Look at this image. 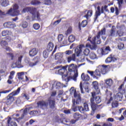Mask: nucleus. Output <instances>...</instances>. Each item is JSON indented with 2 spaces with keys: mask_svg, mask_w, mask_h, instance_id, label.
Returning a JSON list of instances; mask_svg holds the SVG:
<instances>
[{
  "mask_svg": "<svg viewBox=\"0 0 126 126\" xmlns=\"http://www.w3.org/2000/svg\"><path fill=\"white\" fill-rule=\"evenodd\" d=\"M48 102H49L50 109L54 110H57V107H56V99H48Z\"/></svg>",
  "mask_w": 126,
  "mask_h": 126,
  "instance_id": "nucleus-12",
  "label": "nucleus"
},
{
  "mask_svg": "<svg viewBox=\"0 0 126 126\" xmlns=\"http://www.w3.org/2000/svg\"><path fill=\"white\" fill-rule=\"evenodd\" d=\"M38 53V51L36 48H33L29 51V55L30 57H34Z\"/></svg>",
  "mask_w": 126,
  "mask_h": 126,
  "instance_id": "nucleus-27",
  "label": "nucleus"
},
{
  "mask_svg": "<svg viewBox=\"0 0 126 126\" xmlns=\"http://www.w3.org/2000/svg\"><path fill=\"white\" fill-rule=\"evenodd\" d=\"M14 74H15V71H11L10 72V75L8 76V79L7 81V83H8V84H12V83L13 82V79L14 77Z\"/></svg>",
  "mask_w": 126,
  "mask_h": 126,
  "instance_id": "nucleus-14",
  "label": "nucleus"
},
{
  "mask_svg": "<svg viewBox=\"0 0 126 126\" xmlns=\"http://www.w3.org/2000/svg\"><path fill=\"white\" fill-rule=\"evenodd\" d=\"M97 10L95 11L94 14V22H96L97 21V19H98V17L101 15L102 14L101 12V7L100 6L97 7Z\"/></svg>",
  "mask_w": 126,
  "mask_h": 126,
  "instance_id": "nucleus-13",
  "label": "nucleus"
},
{
  "mask_svg": "<svg viewBox=\"0 0 126 126\" xmlns=\"http://www.w3.org/2000/svg\"><path fill=\"white\" fill-rule=\"evenodd\" d=\"M3 25L5 28H10V29L14 28L16 26L15 25V24H14V23L12 22H8L5 23H4Z\"/></svg>",
  "mask_w": 126,
  "mask_h": 126,
  "instance_id": "nucleus-16",
  "label": "nucleus"
},
{
  "mask_svg": "<svg viewBox=\"0 0 126 126\" xmlns=\"http://www.w3.org/2000/svg\"><path fill=\"white\" fill-rule=\"evenodd\" d=\"M71 93H74V97L75 99L72 100L73 105L72 106V110L74 112H76L77 111V106H75V103L77 105H79L81 103V97L80 96V94H77L76 90H74V88H71Z\"/></svg>",
  "mask_w": 126,
  "mask_h": 126,
  "instance_id": "nucleus-2",
  "label": "nucleus"
},
{
  "mask_svg": "<svg viewBox=\"0 0 126 126\" xmlns=\"http://www.w3.org/2000/svg\"><path fill=\"white\" fill-rule=\"evenodd\" d=\"M7 55L8 56H9L11 61H13V60H15V56H14V55H13V53H8L7 54Z\"/></svg>",
  "mask_w": 126,
  "mask_h": 126,
  "instance_id": "nucleus-48",
  "label": "nucleus"
},
{
  "mask_svg": "<svg viewBox=\"0 0 126 126\" xmlns=\"http://www.w3.org/2000/svg\"><path fill=\"white\" fill-rule=\"evenodd\" d=\"M17 74L19 80H23V78L22 76V75H24V72H18Z\"/></svg>",
  "mask_w": 126,
  "mask_h": 126,
  "instance_id": "nucleus-38",
  "label": "nucleus"
},
{
  "mask_svg": "<svg viewBox=\"0 0 126 126\" xmlns=\"http://www.w3.org/2000/svg\"><path fill=\"white\" fill-rule=\"evenodd\" d=\"M65 54L66 55H68L69 56V55H71L73 54V51L72 50H67L65 51Z\"/></svg>",
  "mask_w": 126,
  "mask_h": 126,
  "instance_id": "nucleus-58",
  "label": "nucleus"
},
{
  "mask_svg": "<svg viewBox=\"0 0 126 126\" xmlns=\"http://www.w3.org/2000/svg\"><path fill=\"white\" fill-rule=\"evenodd\" d=\"M66 66H64L63 67L62 65H59L56 66L54 67V69H58V74H60V75H63L64 74V72H65L66 70Z\"/></svg>",
  "mask_w": 126,
  "mask_h": 126,
  "instance_id": "nucleus-8",
  "label": "nucleus"
},
{
  "mask_svg": "<svg viewBox=\"0 0 126 126\" xmlns=\"http://www.w3.org/2000/svg\"><path fill=\"white\" fill-rule=\"evenodd\" d=\"M62 86V83L60 82H57L56 84V87L57 89H60Z\"/></svg>",
  "mask_w": 126,
  "mask_h": 126,
  "instance_id": "nucleus-53",
  "label": "nucleus"
},
{
  "mask_svg": "<svg viewBox=\"0 0 126 126\" xmlns=\"http://www.w3.org/2000/svg\"><path fill=\"white\" fill-rule=\"evenodd\" d=\"M94 88L95 89L94 92L92 93V97H94L96 95H99L100 93V89H99V84L97 82H94L93 83Z\"/></svg>",
  "mask_w": 126,
  "mask_h": 126,
  "instance_id": "nucleus-7",
  "label": "nucleus"
},
{
  "mask_svg": "<svg viewBox=\"0 0 126 126\" xmlns=\"http://www.w3.org/2000/svg\"><path fill=\"white\" fill-rule=\"evenodd\" d=\"M11 34V32L8 30L3 31L1 32V34L3 37H5V36L10 35Z\"/></svg>",
  "mask_w": 126,
  "mask_h": 126,
  "instance_id": "nucleus-32",
  "label": "nucleus"
},
{
  "mask_svg": "<svg viewBox=\"0 0 126 126\" xmlns=\"http://www.w3.org/2000/svg\"><path fill=\"white\" fill-rule=\"evenodd\" d=\"M40 24L38 23H35L33 25V28L34 29V30H39L40 29Z\"/></svg>",
  "mask_w": 126,
  "mask_h": 126,
  "instance_id": "nucleus-42",
  "label": "nucleus"
},
{
  "mask_svg": "<svg viewBox=\"0 0 126 126\" xmlns=\"http://www.w3.org/2000/svg\"><path fill=\"white\" fill-rule=\"evenodd\" d=\"M91 101V107L92 108V110H93L94 111H96L97 110V107H98V105L94 102V96H92V98H91L90 99Z\"/></svg>",
  "mask_w": 126,
  "mask_h": 126,
  "instance_id": "nucleus-15",
  "label": "nucleus"
},
{
  "mask_svg": "<svg viewBox=\"0 0 126 126\" xmlns=\"http://www.w3.org/2000/svg\"><path fill=\"white\" fill-rule=\"evenodd\" d=\"M96 38H97V36H94L92 38V40L91 37L88 38V41H90L91 44H92V45L90 44L89 45V47L90 48V49H91V50H95V49H96L97 47L96 46Z\"/></svg>",
  "mask_w": 126,
  "mask_h": 126,
  "instance_id": "nucleus-9",
  "label": "nucleus"
},
{
  "mask_svg": "<svg viewBox=\"0 0 126 126\" xmlns=\"http://www.w3.org/2000/svg\"><path fill=\"white\" fill-rule=\"evenodd\" d=\"M20 89V88H18L17 90L13 91L7 95L6 101L7 105H10L11 104H12L13 101H14V96H16V95H18V94H19Z\"/></svg>",
  "mask_w": 126,
  "mask_h": 126,
  "instance_id": "nucleus-3",
  "label": "nucleus"
},
{
  "mask_svg": "<svg viewBox=\"0 0 126 126\" xmlns=\"http://www.w3.org/2000/svg\"><path fill=\"white\" fill-rule=\"evenodd\" d=\"M28 26V24L27 23V22H25L23 23V25H22L23 28H27Z\"/></svg>",
  "mask_w": 126,
  "mask_h": 126,
  "instance_id": "nucleus-60",
  "label": "nucleus"
},
{
  "mask_svg": "<svg viewBox=\"0 0 126 126\" xmlns=\"http://www.w3.org/2000/svg\"><path fill=\"white\" fill-rule=\"evenodd\" d=\"M19 8V6H18V4L15 3L13 6V9L11 8L7 12V14H9L11 16H18L20 14V11L18 9Z\"/></svg>",
  "mask_w": 126,
  "mask_h": 126,
  "instance_id": "nucleus-4",
  "label": "nucleus"
},
{
  "mask_svg": "<svg viewBox=\"0 0 126 126\" xmlns=\"http://www.w3.org/2000/svg\"><path fill=\"white\" fill-rule=\"evenodd\" d=\"M104 35H106V28H102L97 32V39H100L101 36H104Z\"/></svg>",
  "mask_w": 126,
  "mask_h": 126,
  "instance_id": "nucleus-18",
  "label": "nucleus"
},
{
  "mask_svg": "<svg viewBox=\"0 0 126 126\" xmlns=\"http://www.w3.org/2000/svg\"><path fill=\"white\" fill-rule=\"evenodd\" d=\"M37 105L38 108H40V109L44 110L45 108H47V107H48L49 103L45 100H40L37 102Z\"/></svg>",
  "mask_w": 126,
  "mask_h": 126,
  "instance_id": "nucleus-10",
  "label": "nucleus"
},
{
  "mask_svg": "<svg viewBox=\"0 0 126 126\" xmlns=\"http://www.w3.org/2000/svg\"><path fill=\"white\" fill-rule=\"evenodd\" d=\"M118 106H119V102H118V101H113L112 103V108H117V107H118Z\"/></svg>",
  "mask_w": 126,
  "mask_h": 126,
  "instance_id": "nucleus-47",
  "label": "nucleus"
},
{
  "mask_svg": "<svg viewBox=\"0 0 126 126\" xmlns=\"http://www.w3.org/2000/svg\"><path fill=\"white\" fill-rule=\"evenodd\" d=\"M111 52L110 46H106L104 49H102L101 53L102 55H108Z\"/></svg>",
  "mask_w": 126,
  "mask_h": 126,
  "instance_id": "nucleus-26",
  "label": "nucleus"
},
{
  "mask_svg": "<svg viewBox=\"0 0 126 126\" xmlns=\"http://www.w3.org/2000/svg\"><path fill=\"white\" fill-rule=\"evenodd\" d=\"M11 91V90H5L0 92V96L1 94H6V93H9Z\"/></svg>",
  "mask_w": 126,
  "mask_h": 126,
  "instance_id": "nucleus-52",
  "label": "nucleus"
},
{
  "mask_svg": "<svg viewBox=\"0 0 126 126\" xmlns=\"http://www.w3.org/2000/svg\"><path fill=\"white\" fill-rule=\"evenodd\" d=\"M87 24H88V22H87V20H83L81 22V23H79L78 25V28L79 29V31H81V27H83V28H84V27H86L87 26Z\"/></svg>",
  "mask_w": 126,
  "mask_h": 126,
  "instance_id": "nucleus-22",
  "label": "nucleus"
},
{
  "mask_svg": "<svg viewBox=\"0 0 126 126\" xmlns=\"http://www.w3.org/2000/svg\"><path fill=\"white\" fill-rule=\"evenodd\" d=\"M81 79L83 80V81H89L90 79V77L88 74L85 75L84 73H83L81 74Z\"/></svg>",
  "mask_w": 126,
  "mask_h": 126,
  "instance_id": "nucleus-25",
  "label": "nucleus"
},
{
  "mask_svg": "<svg viewBox=\"0 0 126 126\" xmlns=\"http://www.w3.org/2000/svg\"><path fill=\"white\" fill-rule=\"evenodd\" d=\"M90 58L91 60H95L97 58V56L94 52H91L90 54Z\"/></svg>",
  "mask_w": 126,
  "mask_h": 126,
  "instance_id": "nucleus-43",
  "label": "nucleus"
},
{
  "mask_svg": "<svg viewBox=\"0 0 126 126\" xmlns=\"http://www.w3.org/2000/svg\"><path fill=\"white\" fill-rule=\"evenodd\" d=\"M27 109H26L23 111V113H22L20 117H19V116H20V113H17L13 114L12 116V118L13 119V120H14L15 121L18 122V123H19L20 121H22V120L24 119V117H25L26 115H27Z\"/></svg>",
  "mask_w": 126,
  "mask_h": 126,
  "instance_id": "nucleus-5",
  "label": "nucleus"
},
{
  "mask_svg": "<svg viewBox=\"0 0 126 126\" xmlns=\"http://www.w3.org/2000/svg\"><path fill=\"white\" fill-rule=\"evenodd\" d=\"M78 109L80 113H84V108L82 106H78Z\"/></svg>",
  "mask_w": 126,
  "mask_h": 126,
  "instance_id": "nucleus-55",
  "label": "nucleus"
},
{
  "mask_svg": "<svg viewBox=\"0 0 126 126\" xmlns=\"http://www.w3.org/2000/svg\"><path fill=\"white\" fill-rule=\"evenodd\" d=\"M54 49V43L52 42H49L46 47V51L47 52H52Z\"/></svg>",
  "mask_w": 126,
  "mask_h": 126,
  "instance_id": "nucleus-24",
  "label": "nucleus"
},
{
  "mask_svg": "<svg viewBox=\"0 0 126 126\" xmlns=\"http://www.w3.org/2000/svg\"><path fill=\"white\" fill-rule=\"evenodd\" d=\"M98 77H101V71L99 67L94 71V78L98 79Z\"/></svg>",
  "mask_w": 126,
  "mask_h": 126,
  "instance_id": "nucleus-21",
  "label": "nucleus"
},
{
  "mask_svg": "<svg viewBox=\"0 0 126 126\" xmlns=\"http://www.w3.org/2000/svg\"><path fill=\"white\" fill-rule=\"evenodd\" d=\"M23 56H21L18 58V61L16 62L15 64L17 65L18 68H21L22 67V65H21V61H22V58Z\"/></svg>",
  "mask_w": 126,
  "mask_h": 126,
  "instance_id": "nucleus-23",
  "label": "nucleus"
},
{
  "mask_svg": "<svg viewBox=\"0 0 126 126\" xmlns=\"http://www.w3.org/2000/svg\"><path fill=\"white\" fill-rule=\"evenodd\" d=\"M43 56L44 57V58H45V59H47V58H48L49 54H48V53H47V51H44L43 52Z\"/></svg>",
  "mask_w": 126,
  "mask_h": 126,
  "instance_id": "nucleus-59",
  "label": "nucleus"
},
{
  "mask_svg": "<svg viewBox=\"0 0 126 126\" xmlns=\"http://www.w3.org/2000/svg\"><path fill=\"white\" fill-rule=\"evenodd\" d=\"M105 82L107 87H111L113 85V80L112 79L105 80Z\"/></svg>",
  "mask_w": 126,
  "mask_h": 126,
  "instance_id": "nucleus-29",
  "label": "nucleus"
},
{
  "mask_svg": "<svg viewBox=\"0 0 126 126\" xmlns=\"http://www.w3.org/2000/svg\"><path fill=\"white\" fill-rule=\"evenodd\" d=\"M117 61V58L115 56H113V55L111 54L109 57H107L105 60V63H110L114 62Z\"/></svg>",
  "mask_w": 126,
  "mask_h": 126,
  "instance_id": "nucleus-17",
  "label": "nucleus"
},
{
  "mask_svg": "<svg viewBox=\"0 0 126 126\" xmlns=\"http://www.w3.org/2000/svg\"><path fill=\"white\" fill-rule=\"evenodd\" d=\"M81 114L79 113H75L73 114V118L75 119L76 121H78L81 118Z\"/></svg>",
  "mask_w": 126,
  "mask_h": 126,
  "instance_id": "nucleus-33",
  "label": "nucleus"
},
{
  "mask_svg": "<svg viewBox=\"0 0 126 126\" xmlns=\"http://www.w3.org/2000/svg\"><path fill=\"white\" fill-rule=\"evenodd\" d=\"M66 119L63 117L61 118H58L57 122L58 123H61L62 124H65V121H66Z\"/></svg>",
  "mask_w": 126,
  "mask_h": 126,
  "instance_id": "nucleus-40",
  "label": "nucleus"
},
{
  "mask_svg": "<svg viewBox=\"0 0 126 126\" xmlns=\"http://www.w3.org/2000/svg\"><path fill=\"white\" fill-rule=\"evenodd\" d=\"M124 86V84H122L120 86L119 88H118V90L120 92L122 93L125 94L126 93V89H123V87Z\"/></svg>",
  "mask_w": 126,
  "mask_h": 126,
  "instance_id": "nucleus-39",
  "label": "nucleus"
},
{
  "mask_svg": "<svg viewBox=\"0 0 126 126\" xmlns=\"http://www.w3.org/2000/svg\"><path fill=\"white\" fill-rule=\"evenodd\" d=\"M94 100L96 104H100L102 100L101 99V97L100 96H94Z\"/></svg>",
  "mask_w": 126,
  "mask_h": 126,
  "instance_id": "nucleus-36",
  "label": "nucleus"
},
{
  "mask_svg": "<svg viewBox=\"0 0 126 126\" xmlns=\"http://www.w3.org/2000/svg\"><path fill=\"white\" fill-rule=\"evenodd\" d=\"M98 67L102 74H106L107 73V68H108V66L102 65L101 66H98Z\"/></svg>",
  "mask_w": 126,
  "mask_h": 126,
  "instance_id": "nucleus-19",
  "label": "nucleus"
},
{
  "mask_svg": "<svg viewBox=\"0 0 126 126\" xmlns=\"http://www.w3.org/2000/svg\"><path fill=\"white\" fill-rule=\"evenodd\" d=\"M92 14H93V11L92 10H89L87 12V14H86L84 17L86 18L87 20L89 19V17H91L92 16Z\"/></svg>",
  "mask_w": 126,
  "mask_h": 126,
  "instance_id": "nucleus-30",
  "label": "nucleus"
},
{
  "mask_svg": "<svg viewBox=\"0 0 126 126\" xmlns=\"http://www.w3.org/2000/svg\"><path fill=\"white\" fill-rule=\"evenodd\" d=\"M31 4H32V5H37V4H40V3H41V2L37 1L36 0H33L31 1Z\"/></svg>",
  "mask_w": 126,
  "mask_h": 126,
  "instance_id": "nucleus-44",
  "label": "nucleus"
},
{
  "mask_svg": "<svg viewBox=\"0 0 126 126\" xmlns=\"http://www.w3.org/2000/svg\"><path fill=\"white\" fill-rule=\"evenodd\" d=\"M116 34V28H115V26H113L112 27L111 30H110V37H114Z\"/></svg>",
  "mask_w": 126,
  "mask_h": 126,
  "instance_id": "nucleus-31",
  "label": "nucleus"
},
{
  "mask_svg": "<svg viewBox=\"0 0 126 126\" xmlns=\"http://www.w3.org/2000/svg\"><path fill=\"white\" fill-rule=\"evenodd\" d=\"M59 42H61L63 41V35L59 34L58 37Z\"/></svg>",
  "mask_w": 126,
  "mask_h": 126,
  "instance_id": "nucleus-51",
  "label": "nucleus"
},
{
  "mask_svg": "<svg viewBox=\"0 0 126 126\" xmlns=\"http://www.w3.org/2000/svg\"><path fill=\"white\" fill-rule=\"evenodd\" d=\"M44 4H46V5L52 4V1L51 0H44Z\"/></svg>",
  "mask_w": 126,
  "mask_h": 126,
  "instance_id": "nucleus-49",
  "label": "nucleus"
},
{
  "mask_svg": "<svg viewBox=\"0 0 126 126\" xmlns=\"http://www.w3.org/2000/svg\"><path fill=\"white\" fill-rule=\"evenodd\" d=\"M123 94H124L123 93H118L115 95V98L118 100V101H122V99H123Z\"/></svg>",
  "mask_w": 126,
  "mask_h": 126,
  "instance_id": "nucleus-28",
  "label": "nucleus"
},
{
  "mask_svg": "<svg viewBox=\"0 0 126 126\" xmlns=\"http://www.w3.org/2000/svg\"><path fill=\"white\" fill-rule=\"evenodd\" d=\"M84 110L86 111V112H88L89 111V107H88V104L86 102L84 103Z\"/></svg>",
  "mask_w": 126,
  "mask_h": 126,
  "instance_id": "nucleus-46",
  "label": "nucleus"
},
{
  "mask_svg": "<svg viewBox=\"0 0 126 126\" xmlns=\"http://www.w3.org/2000/svg\"><path fill=\"white\" fill-rule=\"evenodd\" d=\"M68 70L67 74L64 75L65 77L68 76L66 79H65V81L68 82L71 79L74 81H76L77 77H78L77 66L75 65L74 64H71L68 66Z\"/></svg>",
  "mask_w": 126,
  "mask_h": 126,
  "instance_id": "nucleus-1",
  "label": "nucleus"
},
{
  "mask_svg": "<svg viewBox=\"0 0 126 126\" xmlns=\"http://www.w3.org/2000/svg\"><path fill=\"white\" fill-rule=\"evenodd\" d=\"M39 61H36L35 63H31L30 64V65L31 66H34V65H36V64H37V63H38Z\"/></svg>",
  "mask_w": 126,
  "mask_h": 126,
  "instance_id": "nucleus-61",
  "label": "nucleus"
},
{
  "mask_svg": "<svg viewBox=\"0 0 126 126\" xmlns=\"http://www.w3.org/2000/svg\"><path fill=\"white\" fill-rule=\"evenodd\" d=\"M117 34L119 36V37H122L124 35V32L121 31H117Z\"/></svg>",
  "mask_w": 126,
  "mask_h": 126,
  "instance_id": "nucleus-57",
  "label": "nucleus"
},
{
  "mask_svg": "<svg viewBox=\"0 0 126 126\" xmlns=\"http://www.w3.org/2000/svg\"><path fill=\"white\" fill-rule=\"evenodd\" d=\"M107 93H109V95L110 96H111L110 99L108 100V102L110 103L111 102V101H113V97H112V92H110V91H108V90H106Z\"/></svg>",
  "mask_w": 126,
  "mask_h": 126,
  "instance_id": "nucleus-54",
  "label": "nucleus"
},
{
  "mask_svg": "<svg viewBox=\"0 0 126 126\" xmlns=\"http://www.w3.org/2000/svg\"><path fill=\"white\" fill-rule=\"evenodd\" d=\"M84 48H85V46L84 44H80L79 45V46L76 47L74 51L77 57H79V55L82 52V49Z\"/></svg>",
  "mask_w": 126,
  "mask_h": 126,
  "instance_id": "nucleus-11",
  "label": "nucleus"
},
{
  "mask_svg": "<svg viewBox=\"0 0 126 126\" xmlns=\"http://www.w3.org/2000/svg\"><path fill=\"white\" fill-rule=\"evenodd\" d=\"M37 11V8H35L33 6L32 7H26L24 8L22 11V12L25 13L26 12H29L31 14H32V16H34L36 14Z\"/></svg>",
  "mask_w": 126,
  "mask_h": 126,
  "instance_id": "nucleus-6",
  "label": "nucleus"
},
{
  "mask_svg": "<svg viewBox=\"0 0 126 126\" xmlns=\"http://www.w3.org/2000/svg\"><path fill=\"white\" fill-rule=\"evenodd\" d=\"M1 4L2 6H7L8 4H9V1L7 0H1Z\"/></svg>",
  "mask_w": 126,
  "mask_h": 126,
  "instance_id": "nucleus-34",
  "label": "nucleus"
},
{
  "mask_svg": "<svg viewBox=\"0 0 126 126\" xmlns=\"http://www.w3.org/2000/svg\"><path fill=\"white\" fill-rule=\"evenodd\" d=\"M90 53V50L88 49H86L84 50V55L85 56H88Z\"/></svg>",
  "mask_w": 126,
  "mask_h": 126,
  "instance_id": "nucleus-50",
  "label": "nucleus"
},
{
  "mask_svg": "<svg viewBox=\"0 0 126 126\" xmlns=\"http://www.w3.org/2000/svg\"><path fill=\"white\" fill-rule=\"evenodd\" d=\"M7 124L8 126H17L16 122L13 121L11 117H8Z\"/></svg>",
  "mask_w": 126,
  "mask_h": 126,
  "instance_id": "nucleus-20",
  "label": "nucleus"
},
{
  "mask_svg": "<svg viewBox=\"0 0 126 126\" xmlns=\"http://www.w3.org/2000/svg\"><path fill=\"white\" fill-rule=\"evenodd\" d=\"M16 104L17 106H19L21 104V99L20 98H18L16 100Z\"/></svg>",
  "mask_w": 126,
  "mask_h": 126,
  "instance_id": "nucleus-56",
  "label": "nucleus"
},
{
  "mask_svg": "<svg viewBox=\"0 0 126 126\" xmlns=\"http://www.w3.org/2000/svg\"><path fill=\"white\" fill-rule=\"evenodd\" d=\"M61 21H62V19H60V20L56 21L55 22H54L53 24L54 25H58V24H59V23H60Z\"/></svg>",
  "mask_w": 126,
  "mask_h": 126,
  "instance_id": "nucleus-62",
  "label": "nucleus"
},
{
  "mask_svg": "<svg viewBox=\"0 0 126 126\" xmlns=\"http://www.w3.org/2000/svg\"><path fill=\"white\" fill-rule=\"evenodd\" d=\"M69 43H73L75 41V37L73 35H71L68 37Z\"/></svg>",
  "mask_w": 126,
  "mask_h": 126,
  "instance_id": "nucleus-37",
  "label": "nucleus"
},
{
  "mask_svg": "<svg viewBox=\"0 0 126 126\" xmlns=\"http://www.w3.org/2000/svg\"><path fill=\"white\" fill-rule=\"evenodd\" d=\"M0 44L2 48H5L8 45L7 42L4 40H1Z\"/></svg>",
  "mask_w": 126,
  "mask_h": 126,
  "instance_id": "nucleus-41",
  "label": "nucleus"
},
{
  "mask_svg": "<svg viewBox=\"0 0 126 126\" xmlns=\"http://www.w3.org/2000/svg\"><path fill=\"white\" fill-rule=\"evenodd\" d=\"M102 126H113V124H112V123H104L103 124Z\"/></svg>",
  "mask_w": 126,
  "mask_h": 126,
  "instance_id": "nucleus-64",
  "label": "nucleus"
},
{
  "mask_svg": "<svg viewBox=\"0 0 126 126\" xmlns=\"http://www.w3.org/2000/svg\"><path fill=\"white\" fill-rule=\"evenodd\" d=\"M63 57V54H62L61 53H58L55 55V59L61 60V59H62Z\"/></svg>",
  "mask_w": 126,
  "mask_h": 126,
  "instance_id": "nucleus-35",
  "label": "nucleus"
},
{
  "mask_svg": "<svg viewBox=\"0 0 126 126\" xmlns=\"http://www.w3.org/2000/svg\"><path fill=\"white\" fill-rule=\"evenodd\" d=\"M87 72L88 73H89L91 76H93L94 78V71L88 70Z\"/></svg>",
  "mask_w": 126,
  "mask_h": 126,
  "instance_id": "nucleus-63",
  "label": "nucleus"
},
{
  "mask_svg": "<svg viewBox=\"0 0 126 126\" xmlns=\"http://www.w3.org/2000/svg\"><path fill=\"white\" fill-rule=\"evenodd\" d=\"M118 48L119 50H123L125 48V44L122 42L118 43Z\"/></svg>",
  "mask_w": 126,
  "mask_h": 126,
  "instance_id": "nucleus-45",
  "label": "nucleus"
}]
</instances>
